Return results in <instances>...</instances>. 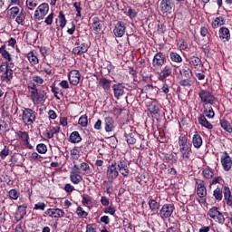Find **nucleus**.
I'll list each match as a JSON object with an SVG mask.
<instances>
[{"label": "nucleus", "mask_w": 232, "mask_h": 232, "mask_svg": "<svg viewBox=\"0 0 232 232\" xmlns=\"http://www.w3.org/2000/svg\"><path fill=\"white\" fill-rule=\"evenodd\" d=\"M44 215H47L51 218H63L66 213L61 208H48L44 211Z\"/></svg>", "instance_id": "obj_12"}, {"label": "nucleus", "mask_w": 232, "mask_h": 232, "mask_svg": "<svg viewBox=\"0 0 232 232\" xmlns=\"http://www.w3.org/2000/svg\"><path fill=\"white\" fill-rule=\"evenodd\" d=\"M203 175L205 179H213V170L210 169H204Z\"/></svg>", "instance_id": "obj_52"}, {"label": "nucleus", "mask_w": 232, "mask_h": 232, "mask_svg": "<svg viewBox=\"0 0 232 232\" xmlns=\"http://www.w3.org/2000/svg\"><path fill=\"white\" fill-rule=\"evenodd\" d=\"M46 208V204L43 203V202H39L36 203L34 207V210H40V211H44V209Z\"/></svg>", "instance_id": "obj_54"}, {"label": "nucleus", "mask_w": 232, "mask_h": 232, "mask_svg": "<svg viewBox=\"0 0 232 232\" xmlns=\"http://www.w3.org/2000/svg\"><path fill=\"white\" fill-rule=\"evenodd\" d=\"M101 203L102 204V206H110V200L108 199V198H106V196L102 197Z\"/></svg>", "instance_id": "obj_63"}, {"label": "nucleus", "mask_w": 232, "mask_h": 232, "mask_svg": "<svg viewBox=\"0 0 232 232\" xmlns=\"http://www.w3.org/2000/svg\"><path fill=\"white\" fill-rule=\"evenodd\" d=\"M27 58L32 66H35L36 64H39V58L37 57V54L34 51H31L27 53Z\"/></svg>", "instance_id": "obj_29"}, {"label": "nucleus", "mask_w": 232, "mask_h": 232, "mask_svg": "<svg viewBox=\"0 0 232 232\" xmlns=\"http://www.w3.org/2000/svg\"><path fill=\"white\" fill-rule=\"evenodd\" d=\"M166 32V25L164 24H158V33L164 34Z\"/></svg>", "instance_id": "obj_62"}, {"label": "nucleus", "mask_w": 232, "mask_h": 232, "mask_svg": "<svg viewBox=\"0 0 232 232\" xmlns=\"http://www.w3.org/2000/svg\"><path fill=\"white\" fill-rule=\"evenodd\" d=\"M198 97L205 105L210 104L212 106L215 104V96L209 91L201 90L198 92Z\"/></svg>", "instance_id": "obj_8"}, {"label": "nucleus", "mask_w": 232, "mask_h": 232, "mask_svg": "<svg viewBox=\"0 0 232 232\" xmlns=\"http://www.w3.org/2000/svg\"><path fill=\"white\" fill-rule=\"evenodd\" d=\"M72 6L75 8L77 14L76 17H81V12H82V7H81V2H74Z\"/></svg>", "instance_id": "obj_49"}, {"label": "nucleus", "mask_w": 232, "mask_h": 232, "mask_svg": "<svg viewBox=\"0 0 232 232\" xmlns=\"http://www.w3.org/2000/svg\"><path fill=\"white\" fill-rule=\"evenodd\" d=\"M25 19H26V12L22 10L20 12V14L18 15H16L15 23H17V24H23V23H24Z\"/></svg>", "instance_id": "obj_39"}, {"label": "nucleus", "mask_w": 232, "mask_h": 232, "mask_svg": "<svg viewBox=\"0 0 232 232\" xmlns=\"http://www.w3.org/2000/svg\"><path fill=\"white\" fill-rule=\"evenodd\" d=\"M86 232H97V230L93 227V226L88 224L86 226Z\"/></svg>", "instance_id": "obj_64"}, {"label": "nucleus", "mask_w": 232, "mask_h": 232, "mask_svg": "<svg viewBox=\"0 0 232 232\" xmlns=\"http://www.w3.org/2000/svg\"><path fill=\"white\" fill-rule=\"evenodd\" d=\"M46 92L43 90H38L34 92H31L30 98L33 101L34 104H41L44 101V97Z\"/></svg>", "instance_id": "obj_10"}, {"label": "nucleus", "mask_w": 232, "mask_h": 232, "mask_svg": "<svg viewBox=\"0 0 232 232\" xmlns=\"http://www.w3.org/2000/svg\"><path fill=\"white\" fill-rule=\"evenodd\" d=\"M166 63V55L162 53H158L154 55L152 60V66L154 68H162L163 64Z\"/></svg>", "instance_id": "obj_11"}, {"label": "nucleus", "mask_w": 232, "mask_h": 232, "mask_svg": "<svg viewBox=\"0 0 232 232\" xmlns=\"http://www.w3.org/2000/svg\"><path fill=\"white\" fill-rule=\"evenodd\" d=\"M38 1L39 0H26V6L28 10H35Z\"/></svg>", "instance_id": "obj_47"}, {"label": "nucleus", "mask_w": 232, "mask_h": 232, "mask_svg": "<svg viewBox=\"0 0 232 232\" xmlns=\"http://www.w3.org/2000/svg\"><path fill=\"white\" fill-rule=\"evenodd\" d=\"M223 24H226V19L224 18V16L217 17L212 22V27L213 28H219V26H222Z\"/></svg>", "instance_id": "obj_35"}, {"label": "nucleus", "mask_w": 232, "mask_h": 232, "mask_svg": "<svg viewBox=\"0 0 232 232\" xmlns=\"http://www.w3.org/2000/svg\"><path fill=\"white\" fill-rule=\"evenodd\" d=\"M173 72L170 65H166L159 74V81H164L167 77H169Z\"/></svg>", "instance_id": "obj_20"}, {"label": "nucleus", "mask_w": 232, "mask_h": 232, "mask_svg": "<svg viewBox=\"0 0 232 232\" xmlns=\"http://www.w3.org/2000/svg\"><path fill=\"white\" fill-rule=\"evenodd\" d=\"M78 124L82 126V128H86L88 126V116L82 115L78 121Z\"/></svg>", "instance_id": "obj_44"}, {"label": "nucleus", "mask_w": 232, "mask_h": 232, "mask_svg": "<svg viewBox=\"0 0 232 232\" xmlns=\"http://www.w3.org/2000/svg\"><path fill=\"white\" fill-rule=\"evenodd\" d=\"M92 28L94 32H101L102 30V24H101L98 17L92 18Z\"/></svg>", "instance_id": "obj_37"}, {"label": "nucleus", "mask_w": 232, "mask_h": 232, "mask_svg": "<svg viewBox=\"0 0 232 232\" xmlns=\"http://www.w3.org/2000/svg\"><path fill=\"white\" fill-rule=\"evenodd\" d=\"M231 197H232L231 190L229 189L228 187H225L224 188V198H225V200L228 199Z\"/></svg>", "instance_id": "obj_56"}, {"label": "nucleus", "mask_w": 232, "mask_h": 232, "mask_svg": "<svg viewBox=\"0 0 232 232\" xmlns=\"http://www.w3.org/2000/svg\"><path fill=\"white\" fill-rule=\"evenodd\" d=\"M198 121L200 126H203V128H207V130H213V124L208 122L204 114H200L198 118Z\"/></svg>", "instance_id": "obj_23"}, {"label": "nucleus", "mask_w": 232, "mask_h": 232, "mask_svg": "<svg viewBox=\"0 0 232 232\" xmlns=\"http://www.w3.org/2000/svg\"><path fill=\"white\" fill-rule=\"evenodd\" d=\"M221 166L225 171H229V169H231L232 160L227 152H225V155L221 156Z\"/></svg>", "instance_id": "obj_16"}, {"label": "nucleus", "mask_w": 232, "mask_h": 232, "mask_svg": "<svg viewBox=\"0 0 232 232\" xmlns=\"http://www.w3.org/2000/svg\"><path fill=\"white\" fill-rule=\"evenodd\" d=\"M19 192L15 189H11L9 191V197L10 198H12L13 200H17L19 198Z\"/></svg>", "instance_id": "obj_51"}, {"label": "nucleus", "mask_w": 232, "mask_h": 232, "mask_svg": "<svg viewBox=\"0 0 232 232\" xmlns=\"http://www.w3.org/2000/svg\"><path fill=\"white\" fill-rule=\"evenodd\" d=\"M68 79L72 86H77L81 82V72L77 70H72L69 72Z\"/></svg>", "instance_id": "obj_14"}, {"label": "nucleus", "mask_w": 232, "mask_h": 232, "mask_svg": "<svg viewBox=\"0 0 232 232\" xmlns=\"http://www.w3.org/2000/svg\"><path fill=\"white\" fill-rule=\"evenodd\" d=\"M80 169L82 170V171H84V173H90V165H88V163H86V162H82L81 164H80Z\"/></svg>", "instance_id": "obj_53"}, {"label": "nucleus", "mask_w": 232, "mask_h": 232, "mask_svg": "<svg viewBox=\"0 0 232 232\" xmlns=\"http://www.w3.org/2000/svg\"><path fill=\"white\" fill-rule=\"evenodd\" d=\"M219 124H220L221 128H223L225 130V131H227V133H232V127H231V123H229V121H227L226 120H220Z\"/></svg>", "instance_id": "obj_36"}, {"label": "nucleus", "mask_w": 232, "mask_h": 232, "mask_svg": "<svg viewBox=\"0 0 232 232\" xmlns=\"http://www.w3.org/2000/svg\"><path fill=\"white\" fill-rule=\"evenodd\" d=\"M59 84L63 90H68V88H70V83H68V81L66 80H63Z\"/></svg>", "instance_id": "obj_59"}, {"label": "nucleus", "mask_w": 232, "mask_h": 232, "mask_svg": "<svg viewBox=\"0 0 232 232\" xmlns=\"http://www.w3.org/2000/svg\"><path fill=\"white\" fill-rule=\"evenodd\" d=\"M203 115L208 119H214L215 118V111H213V107L209 106L208 108L204 105Z\"/></svg>", "instance_id": "obj_33"}, {"label": "nucleus", "mask_w": 232, "mask_h": 232, "mask_svg": "<svg viewBox=\"0 0 232 232\" xmlns=\"http://www.w3.org/2000/svg\"><path fill=\"white\" fill-rule=\"evenodd\" d=\"M59 131H61L60 126L52 127L50 131L44 134V137H46V139H53V136L59 133Z\"/></svg>", "instance_id": "obj_32"}, {"label": "nucleus", "mask_w": 232, "mask_h": 232, "mask_svg": "<svg viewBox=\"0 0 232 232\" xmlns=\"http://www.w3.org/2000/svg\"><path fill=\"white\" fill-rule=\"evenodd\" d=\"M116 164V168L118 169V173H121L122 177H129L130 175V168L128 167V161L125 160H121Z\"/></svg>", "instance_id": "obj_9"}, {"label": "nucleus", "mask_w": 232, "mask_h": 232, "mask_svg": "<svg viewBox=\"0 0 232 232\" xmlns=\"http://www.w3.org/2000/svg\"><path fill=\"white\" fill-rule=\"evenodd\" d=\"M8 155H10V150H8V148L5 147L0 152V157L4 160V159H6V157H8Z\"/></svg>", "instance_id": "obj_55"}, {"label": "nucleus", "mask_w": 232, "mask_h": 232, "mask_svg": "<svg viewBox=\"0 0 232 232\" xmlns=\"http://www.w3.org/2000/svg\"><path fill=\"white\" fill-rule=\"evenodd\" d=\"M32 79L36 84H43V82H44V80L41 76L34 75Z\"/></svg>", "instance_id": "obj_57"}, {"label": "nucleus", "mask_w": 232, "mask_h": 232, "mask_svg": "<svg viewBox=\"0 0 232 232\" xmlns=\"http://www.w3.org/2000/svg\"><path fill=\"white\" fill-rule=\"evenodd\" d=\"M64 191H66V193H72V191H75V187L72 186L70 183H67L65 184Z\"/></svg>", "instance_id": "obj_58"}, {"label": "nucleus", "mask_w": 232, "mask_h": 232, "mask_svg": "<svg viewBox=\"0 0 232 232\" xmlns=\"http://www.w3.org/2000/svg\"><path fill=\"white\" fill-rule=\"evenodd\" d=\"M193 82H195V81L191 78H186L183 79L179 82L180 86H185L187 88H189L191 86H193Z\"/></svg>", "instance_id": "obj_40"}, {"label": "nucleus", "mask_w": 232, "mask_h": 232, "mask_svg": "<svg viewBox=\"0 0 232 232\" xmlns=\"http://www.w3.org/2000/svg\"><path fill=\"white\" fill-rule=\"evenodd\" d=\"M119 177V169H117V164H111L107 169V179L109 180H115Z\"/></svg>", "instance_id": "obj_15"}, {"label": "nucleus", "mask_w": 232, "mask_h": 232, "mask_svg": "<svg viewBox=\"0 0 232 232\" xmlns=\"http://www.w3.org/2000/svg\"><path fill=\"white\" fill-rule=\"evenodd\" d=\"M9 14L11 15V19H15L19 14H21V11L19 10V7L14 6L11 9H9Z\"/></svg>", "instance_id": "obj_43"}, {"label": "nucleus", "mask_w": 232, "mask_h": 232, "mask_svg": "<svg viewBox=\"0 0 232 232\" xmlns=\"http://www.w3.org/2000/svg\"><path fill=\"white\" fill-rule=\"evenodd\" d=\"M0 79L2 82H10L14 79V71L8 67V63L0 64Z\"/></svg>", "instance_id": "obj_2"}, {"label": "nucleus", "mask_w": 232, "mask_h": 232, "mask_svg": "<svg viewBox=\"0 0 232 232\" xmlns=\"http://www.w3.org/2000/svg\"><path fill=\"white\" fill-rule=\"evenodd\" d=\"M59 23L61 28H64V26H66V17L62 11L59 13Z\"/></svg>", "instance_id": "obj_48"}, {"label": "nucleus", "mask_w": 232, "mask_h": 232, "mask_svg": "<svg viewBox=\"0 0 232 232\" xmlns=\"http://www.w3.org/2000/svg\"><path fill=\"white\" fill-rule=\"evenodd\" d=\"M198 188H197V193L198 197H200V198H204L208 195V190H206V187L204 186V181L197 182Z\"/></svg>", "instance_id": "obj_26"}, {"label": "nucleus", "mask_w": 232, "mask_h": 232, "mask_svg": "<svg viewBox=\"0 0 232 232\" xmlns=\"http://www.w3.org/2000/svg\"><path fill=\"white\" fill-rule=\"evenodd\" d=\"M115 99L119 101L126 92V87L122 83H115L111 86Z\"/></svg>", "instance_id": "obj_13"}, {"label": "nucleus", "mask_w": 232, "mask_h": 232, "mask_svg": "<svg viewBox=\"0 0 232 232\" xmlns=\"http://www.w3.org/2000/svg\"><path fill=\"white\" fill-rule=\"evenodd\" d=\"M70 179L72 184H81V181L82 180V177L74 171L71 173Z\"/></svg>", "instance_id": "obj_34"}, {"label": "nucleus", "mask_w": 232, "mask_h": 232, "mask_svg": "<svg viewBox=\"0 0 232 232\" xmlns=\"http://www.w3.org/2000/svg\"><path fill=\"white\" fill-rule=\"evenodd\" d=\"M36 151H38V153H41V155H44V153L48 151V147L44 143H39L36 146Z\"/></svg>", "instance_id": "obj_42"}, {"label": "nucleus", "mask_w": 232, "mask_h": 232, "mask_svg": "<svg viewBox=\"0 0 232 232\" xmlns=\"http://www.w3.org/2000/svg\"><path fill=\"white\" fill-rule=\"evenodd\" d=\"M115 37H122L126 34V26L122 22H118L113 29Z\"/></svg>", "instance_id": "obj_18"}, {"label": "nucleus", "mask_w": 232, "mask_h": 232, "mask_svg": "<svg viewBox=\"0 0 232 232\" xmlns=\"http://www.w3.org/2000/svg\"><path fill=\"white\" fill-rule=\"evenodd\" d=\"M169 57L173 63H182V56H180V54L178 53L171 52L169 53Z\"/></svg>", "instance_id": "obj_41"}, {"label": "nucleus", "mask_w": 232, "mask_h": 232, "mask_svg": "<svg viewBox=\"0 0 232 232\" xmlns=\"http://www.w3.org/2000/svg\"><path fill=\"white\" fill-rule=\"evenodd\" d=\"M99 86L103 88V90L108 91L111 89V80H108L106 78H102L99 81Z\"/></svg>", "instance_id": "obj_30"}, {"label": "nucleus", "mask_w": 232, "mask_h": 232, "mask_svg": "<svg viewBox=\"0 0 232 232\" xmlns=\"http://www.w3.org/2000/svg\"><path fill=\"white\" fill-rule=\"evenodd\" d=\"M180 75L185 77V79H189L193 77V72H191V69L188 66V64H183L179 70Z\"/></svg>", "instance_id": "obj_25"}, {"label": "nucleus", "mask_w": 232, "mask_h": 232, "mask_svg": "<svg viewBox=\"0 0 232 232\" xmlns=\"http://www.w3.org/2000/svg\"><path fill=\"white\" fill-rule=\"evenodd\" d=\"M214 197L216 200H222V189L220 188H217L214 190Z\"/></svg>", "instance_id": "obj_50"}, {"label": "nucleus", "mask_w": 232, "mask_h": 232, "mask_svg": "<svg viewBox=\"0 0 232 232\" xmlns=\"http://www.w3.org/2000/svg\"><path fill=\"white\" fill-rule=\"evenodd\" d=\"M219 39L223 40V43H227L231 39V34L229 33V29L227 27H221L219 29Z\"/></svg>", "instance_id": "obj_21"}, {"label": "nucleus", "mask_w": 232, "mask_h": 232, "mask_svg": "<svg viewBox=\"0 0 232 232\" xmlns=\"http://www.w3.org/2000/svg\"><path fill=\"white\" fill-rule=\"evenodd\" d=\"M89 48L90 45H88V44L82 43L72 48V53H74V55H82V53H86V52H88Z\"/></svg>", "instance_id": "obj_19"}, {"label": "nucleus", "mask_w": 232, "mask_h": 232, "mask_svg": "<svg viewBox=\"0 0 232 232\" xmlns=\"http://www.w3.org/2000/svg\"><path fill=\"white\" fill-rule=\"evenodd\" d=\"M44 23H46V24H52V23H53V13L50 14L46 18Z\"/></svg>", "instance_id": "obj_61"}, {"label": "nucleus", "mask_w": 232, "mask_h": 232, "mask_svg": "<svg viewBox=\"0 0 232 232\" xmlns=\"http://www.w3.org/2000/svg\"><path fill=\"white\" fill-rule=\"evenodd\" d=\"M0 53H1L2 57H4V59H6V61H8V63H10V61H12V56L10 55V53H8V51H6V48L5 45H2L0 47Z\"/></svg>", "instance_id": "obj_38"}, {"label": "nucleus", "mask_w": 232, "mask_h": 232, "mask_svg": "<svg viewBox=\"0 0 232 232\" xmlns=\"http://www.w3.org/2000/svg\"><path fill=\"white\" fill-rule=\"evenodd\" d=\"M125 138L128 144H135V142H137V139H135V132L130 130V129L125 130Z\"/></svg>", "instance_id": "obj_27"}, {"label": "nucleus", "mask_w": 232, "mask_h": 232, "mask_svg": "<svg viewBox=\"0 0 232 232\" xmlns=\"http://www.w3.org/2000/svg\"><path fill=\"white\" fill-rule=\"evenodd\" d=\"M76 215L79 218H86V217H88V212L84 211L82 207H78L76 209Z\"/></svg>", "instance_id": "obj_45"}, {"label": "nucleus", "mask_w": 232, "mask_h": 232, "mask_svg": "<svg viewBox=\"0 0 232 232\" xmlns=\"http://www.w3.org/2000/svg\"><path fill=\"white\" fill-rule=\"evenodd\" d=\"M149 206H150V209H151V211H157V209H159L160 204H159V202H157V200H155V199H150L149 201Z\"/></svg>", "instance_id": "obj_46"}, {"label": "nucleus", "mask_w": 232, "mask_h": 232, "mask_svg": "<svg viewBox=\"0 0 232 232\" xmlns=\"http://www.w3.org/2000/svg\"><path fill=\"white\" fill-rule=\"evenodd\" d=\"M188 63H189L191 68H198V66H200L202 64V60H200V58H198L197 56H192L188 60Z\"/></svg>", "instance_id": "obj_31"}, {"label": "nucleus", "mask_w": 232, "mask_h": 232, "mask_svg": "<svg viewBox=\"0 0 232 232\" xmlns=\"http://www.w3.org/2000/svg\"><path fill=\"white\" fill-rule=\"evenodd\" d=\"M22 121L27 126H32L35 122V112L32 109H25L22 114Z\"/></svg>", "instance_id": "obj_6"}, {"label": "nucleus", "mask_w": 232, "mask_h": 232, "mask_svg": "<svg viewBox=\"0 0 232 232\" xmlns=\"http://www.w3.org/2000/svg\"><path fill=\"white\" fill-rule=\"evenodd\" d=\"M16 135L19 137V139H22L25 147H27L29 150H34V146L30 144V136L28 135V132L19 130L16 132Z\"/></svg>", "instance_id": "obj_17"}, {"label": "nucleus", "mask_w": 232, "mask_h": 232, "mask_svg": "<svg viewBox=\"0 0 232 232\" xmlns=\"http://www.w3.org/2000/svg\"><path fill=\"white\" fill-rule=\"evenodd\" d=\"M208 217L212 218V220H215V222H218V224L223 225L224 222H226V218H224V214L218 211V208L213 207L210 209H208Z\"/></svg>", "instance_id": "obj_4"}, {"label": "nucleus", "mask_w": 232, "mask_h": 232, "mask_svg": "<svg viewBox=\"0 0 232 232\" xmlns=\"http://www.w3.org/2000/svg\"><path fill=\"white\" fill-rule=\"evenodd\" d=\"M174 8L175 3H173V0H161L160 2V11L163 15H171Z\"/></svg>", "instance_id": "obj_3"}, {"label": "nucleus", "mask_w": 232, "mask_h": 232, "mask_svg": "<svg viewBox=\"0 0 232 232\" xmlns=\"http://www.w3.org/2000/svg\"><path fill=\"white\" fill-rule=\"evenodd\" d=\"M50 10V5L46 3L40 5L34 12V17L36 21H43L44 17L48 14Z\"/></svg>", "instance_id": "obj_5"}, {"label": "nucleus", "mask_w": 232, "mask_h": 232, "mask_svg": "<svg viewBox=\"0 0 232 232\" xmlns=\"http://www.w3.org/2000/svg\"><path fill=\"white\" fill-rule=\"evenodd\" d=\"M179 146L181 154L180 161L182 164H189L191 162V149L188 146V136L181 134L179 137Z\"/></svg>", "instance_id": "obj_1"}, {"label": "nucleus", "mask_w": 232, "mask_h": 232, "mask_svg": "<svg viewBox=\"0 0 232 232\" xmlns=\"http://www.w3.org/2000/svg\"><path fill=\"white\" fill-rule=\"evenodd\" d=\"M69 140L72 144H79L82 140V138H81L79 131L74 130L71 133Z\"/></svg>", "instance_id": "obj_28"}, {"label": "nucleus", "mask_w": 232, "mask_h": 232, "mask_svg": "<svg viewBox=\"0 0 232 232\" xmlns=\"http://www.w3.org/2000/svg\"><path fill=\"white\" fill-rule=\"evenodd\" d=\"M105 131L110 132L115 130V121L111 117H106L104 119Z\"/></svg>", "instance_id": "obj_22"}, {"label": "nucleus", "mask_w": 232, "mask_h": 232, "mask_svg": "<svg viewBox=\"0 0 232 232\" xmlns=\"http://www.w3.org/2000/svg\"><path fill=\"white\" fill-rule=\"evenodd\" d=\"M173 211H175V205L165 204L160 210L159 216L160 217V218H162V220H166L173 215Z\"/></svg>", "instance_id": "obj_7"}, {"label": "nucleus", "mask_w": 232, "mask_h": 232, "mask_svg": "<svg viewBox=\"0 0 232 232\" xmlns=\"http://www.w3.org/2000/svg\"><path fill=\"white\" fill-rule=\"evenodd\" d=\"M115 207L110 206L107 208H105L104 213H109V215H115Z\"/></svg>", "instance_id": "obj_60"}, {"label": "nucleus", "mask_w": 232, "mask_h": 232, "mask_svg": "<svg viewBox=\"0 0 232 232\" xmlns=\"http://www.w3.org/2000/svg\"><path fill=\"white\" fill-rule=\"evenodd\" d=\"M192 144L194 148H197L198 150V148L202 147V144H203L202 137L200 136V134H198V131H195L192 137Z\"/></svg>", "instance_id": "obj_24"}]
</instances>
